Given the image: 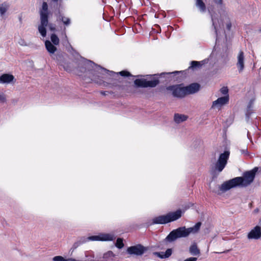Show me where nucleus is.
I'll use <instances>...</instances> for the list:
<instances>
[{
    "instance_id": "1",
    "label": "nucleus",
    "mask_w": 261,
    "mask_h": 261,
    "mask_svg": "<svg viewBox=\"0 0 261 261\" xmlns=\"http://www.w3.org/2000/svg\"><path fill=\"white\" fill-rule=\"evenodd\" d=\"M258 167H254L253 169L244 172L243 176L236 177L230 180L224 181L220 186L217 185L219 189H211L213 193L220 194V192H225L232 188L237 187H247L253 181Z\"/></svg>"
},
{
    "instance_id": "2",
    "label": "nucleus",
    "mask_w": 261,
    "mask_h": 261,
    "mask_svg": "<svg viewBox=\"0 0 261 261\" xmlns=\"http://www.w3.org/2000/svg\"><path fill=\"white\" fill-rule=\"evenodd\" d=\"M85 71L89 72V73L92 74L93 79L94 77H100V74H103L104 72L108 74L110 76L114 77L115 75L119 74L122 76L124 77H128V76H133V77H142V75H138L136 76H133L130 74V73L126 70L121 71L118 73H116L112 71H110L103 67H102L100 65H98L93 62L86 60L84 63Z\"/></svg>"
},
{
    "instance_id": "3",
    "label": "nucleus",
    "mask_w": 261,
    "mask_h": 261,
    "mask_svg": "<svg viewBox=\"0 0 261 261\" xmlns=\"http://www.w3.org/2000/svg\"><path fill=\"white\" fill-rule=\"evenodd\" d=\"M201 225V223L199 222L191 227L186 228L185 226L180 227L171 231L165 239L160 242L161 245H167L168 243L174 242L178 238H186L190 233L197 232Z\"/></svg>"
},
{
    "instance_id": "4",
    "label": "nucleus",
    "mask_w": 261,
    "mask_h": 261,
    "mask_svg": "<svg viewBox=\"0 0 261 261\" xmlns=\"http://www.w3.org/2000/svg\"><path fill=\"white\" fill-rule=\"evenodd\" d=\"M200 85L197 83H192L187 86L184 84H176L166 87L167 91H170L173 97L177 98H182L187 95L193 94L198 92Z\"/></svg>"
},
{
    "instance_id": "5",
    "label": "nucleus",
    "mask_w": 261,
    "mask_h": 261,
    "mask_svg": "<svg viewBox=\"0 0 261 261\" xmlns=\"http://www.w3.org/2000/svg\"><path fill=\"white\" fill-rule=\"evenodd\" d=\"M182 211L179 209L175 212H169L166 215H160L152 219L151 225L165 224L176 221L181 218Z\"/></svg>"
},
{
    "instance_id": "6",
    "label": "nucleus",
    "mask_w": 261,
    "mask_h": 261,
    "mask_svg": "<svg viewBox=\"0 0 261 261\" xmlns=\"http://www.w3.org/2000/svg\"><path fill=\"white\" fill-rule=\"evenodd\" d=\"M40 24L38 26V31L42 37L46 35L45 27L47 26L49 12L46 2H43L42 8L40 10Z\"/></svg>"
},
{
    "instance_id": "7",
    "label": "nucleus",
    "mask_w": 261,
    "mask_h": 261,
    "mask_svg": "<svg viewBox=\"0 0 261 261\" xmlns=\"http://www.w3.org/2000/svg\"><path fill=\"white\" fill-rule=\"evenodd\" d=\"M181 73V72H178L177 71L171 72H163L160 74H155L153 75H143V76H153L152 80L150 81H147L146 80L145 82V88L150 87L154 88L160 82L159 80L160 78L164 77L166 75H169L171 74H177Z\"/></svg>"
},
{
    "instance_id": "8",
    "label": "nucleus",
    "mask_w": 261,
    "mask_h": 261,
    "mask_svg": "<svg viewBox=\"0 0 261 261\" xmlns=\"http://www.w3.org/2000/svg\"><path fill=\"white\" fill-rule=\"evenodd\" d=\"M229 154L230 152L229 151H225L220 154L214 166L215 170H217L219 172L222 171L227 164Z\"/></svg>"
},
{
    "instance_id": "9",
    "label": "nucleus",
    "mask_w": 261,
    "mask_h": 261,
    "mask_svg": "<svg viewBox=\"0 0 261 261\" xmlns=\"http://www.w3.org/2000/svg\"><path fill=\"white\" fill-rule=\"evenodd\" d=\"M148 250L147 247L139 244L136 245L129 247L127 249V252L130 255L141 256Z\"/></svg>"
},
{
    "instance_id": "10",
    "label": "nucleus",
    "mask_w": 261,
    "mask_h": 261,
    "mask_svg": "<svg viewBox=\"0 0 261 261\" xmlns=\"http://www.w3.org/2000/svg\"><path fill=\"white\" fill-rule=\"evenodd\" d=\"M91 241H110L115 239L114 234L110 233H101L98 236L89 237Z\"/></svg>"
},
{
    "instance_id": "11",
    "label": "nucleus",
    "mask_w": 261,
    "mask_h": 261,
    "mask_svg": "<svg viewBox=\"0 0 261 261\" xmlns=\"http://www.w3.org/2000/svg\"><path fill=\"white\" fill-rule=\"evenodd\" d=\"M261 238V228L256 225L247 234V239L249 240H258Z\"/></svg>"
},
{
    "instance_id": "12",
    "label": "nucleus",
    "mask_w": 261,
    "mask_h": 261,
    "mask_svg": "<svg viewBox=\"0 0 261 261\" xmlns=\"http://www.w3.org/2000/svg\"><path fill=\"white\" fill-rule=\"evenodd\" d=\"M229 101V96L227 94L226 96L218 98L217 100L213 102L212 108H217L220 109L221 107L225 104H227Z\"/></svg>"
},
{
    "instance_id": "13",
    "label": "nucleus",
    "mask_w": 261,
    "mask_h": 261,
    "mask_svg": "<svg viewBox=\"0 0 261 261\" xmlns=\"http://www.w3.org/2000/svg\"><path fill=\"white\" fill-rule=\"evenodd\" d=\"M16 81L15 77L10 73H4L0 76V84H14Z\"/></svg>"
},
{
    "instance_id": "14",
    "label": "nucleus",
    "mask_w": 261,
    "mask_h": 261,
    "mask_svg": "<svg viewBox=\"0 0 261 261\" xmlns=\"http://www.w3.org/2000/svg\"><path fill=\"white\" fill-rule=\"evenodd\" d=\"M237 66L239 72H241L244 68V55L243 51L240 50L237 57Z\"/></svg>"
},
{
    "instance_id": "15",
    "label": "nucleus",
    "mask_w": 261,
    "mask_h": 261,
    "mask_svg": "<svg viewBox=\"0 0 261 261\" xmlns=\"http://www.w3.org/2000/svg\"><path fill=\"white\" fill-rule=\"evenodd\" d=\"M172 253V249L168 248L166 250L165 252H154L153 254L159 257L160 258H166L169 257Z\"/></svg>"
},
{
    "instance_id": "16",
    "label": "nucleus",
    "mask_w": 261,
    "mask_h": 261,
    "mask_svg": "<svg viewBox=\"0 0 261 261\" xmlns=\"http://www.w3.org/2000/svg\"><path fill=\"white\" fill-rule=\"evenodd\" d=\"M45 46L47 51L50 54H54L57 50V48L53 43L49 40H46L45 42Z\"/></svg>"
},
{
    "instance_id": "17",
    "label": "nucleus",
    "mask_w": 261,
    "mask_h": 261,
    "mask_svg": "<svg viewBox=\"0 0 261 261\" xmlns=\"http://www.w3.org/2000/svg\"><path fill=\"white\" fill-rule=\"evenodd\" d=\"M88 241H91V240L89 239V237H83L80 238L77 241L74 243L71 248V249H73V250H74V249H76L78 247H79L83 244L85 243Z\"/></svg>"
},
{
    "instance_id": "18",
    "label": "nucleus",
    "mask_w": 261,
    "mask_h": 261,
    "mask_svg": "<svg viewBox=\"0 0 261 261\" xmlns=\"http://www.w3.org/2000/svg\"><path fill=\"white\" fill-rule=\"evenodd\" d=\"M254 102V99H251L247 106V109L246 112V119L247 121H248L251 114L253 113L252 108Z\"/></svg>"
},
{
    "instance_id": "19",
    "label": "nucleus",
    "mask_w": 261,
    "mask_h": 261,
    "mask_svg": "<svg viewBox=\"0 0 261 261\" xmlns=\"http://www.w3.org/2000/svg\"><path fill=\"white\" fill-rule=\"evenodd\" d=\"M188 119V116L183 115L176 113L174 116V120L176 123H180L184 121H185Z\"/></svg>"
},
{
    "instance_id": "20",
    "label": "nucleus",
    "mask_w": 261,
    "mask_h": 261,
    "mask_svg": "<svg viewBox=\"0 0 261 261\" xmlns=\"http://www.w3.org/2000/svg\"><path fill=\"white\" fill-rule=\"evenodd\" d=\"M189 252L192 255H199L200 254V250L195 243L191 245L189 248Z\"/></svg>"
},
{
    "instance_id": "21",
    "label": "nucleus",
    "mask_w": 261,
    "mask_h": 261,
    "mask_svg": "<svg viewBox=\"0 0 261 261\" xmlns=\"http://www.w3.org/2000/svg\"><path fill=\"white\" fill-rule=\"evenodd\" d=\"M57 20L61 21L66 26H68L71 23V20L68 17H66L62 15H59L57 17Z\"/></svg>"
},
{
    "instance_id": "22",
    "label": "nucleus",
    "mask_w": 261,
    "mask_h": 261,
    "mask_svg": "<svg viewBox=\"0 0 261 261\" xmlns=\"http://www.w3.org/2000/svg\"><path fill=\"white\" fill-rule=\"evenodd\" d=\"M196 6L198 8L201 12L206 11V6L204 2L202 0H196Z\"/></svg>"
},
{
    "instance_id": "23",
    "label": "nucleus",
    "mask_w": 261,
    "mask_h": 261,
    "mask_svg": "<svg viewBox=\"0 0 261 261\" xmlns=\"http://www.w3.org/2000/svg\"><path fill=\"white\" fill-rule=\"evenodd\" d=\"M9 8V5L6 2L0 4V15L1 16H3L6 13Z\"/></svg>"
},
{
    "instance_id": "24",
    "label": "nucleus",
    "mask_w": 261,
    "mask_h": 261,
    "mask_svg": "<svg viewBox=\"0 0 261 261\" xmlns=\"http://www.w3.org/2000/svg\"><path fill=\"white\" fill-rule=\"evenodd\" d=\"M146 79H138L134 81V84L137 87L145 88Z\"/></svg>"
},
{
    "instance_id": "25",
    "label": "nucleus",
    "mask_w": 261,
    "mask_h": 261,
    "mask_svg": "<svg viewBox=\"0 0 261 261\" xmlns=\"http://www.w3.org/2000/svg\"><path fill=\"white\" fill-rule=\"evenodd\" d=\"M204 63V61L201 62L193 61L191 62V66L189 68L195 69L197 68H200L202 65Z\"/></svg>"
},
{
    "instance_id": "26",
    "label": "nucleus",
    "mask_w": 261,
    "mask_h": 261,
    "mask_svg": "<svg viewBox=\"0 0 261 261\" xmlns=\"http://www.w3.org/2000/svg\"><path fill=\"white\" fill-rule=\"evenodd\" d=\"M50 40L51 42L53 43L55 45H58L59 44L60 40L57 36L55 34H52L50 36Z\"/></svg>"
},
{
    "instance_id": "27",
    "label": "nucleus",
    "mask_w": 261,
    "mask_h": 261,
    "mask_svg": "<svg viewBox=\"0 0 261 261\" xmlns=\"http://www.w3.org/2000/svg\"><path fill=\"white\" fill-rule=\"evenodd\" d=\"M115 256V254L112 251H108L103 254L102 257L104 259L107 260L110 258L114 257Z\"/></svg>"
},
{
    "instance_id": "28",
    "label": "nucleus",
    "mask_w": 261,
    "mask_h": 261,
    "mask_svg": "<svg viewBox=\"0 0 261 261\" xmlns=\"http://www.w3.org/2000/svg\"><path fill=\"white\" fill-rule=\"evenodd\" d=\"M115 246L119 249L122 248L124 246L123 239L121 238H118L115 243Z\"/></svg>"
},
{
    "instance_id": "29",
    "label": "nucleus",
    "mask_w": 261,
    "mask_h": 261,
    "mask_svg": "<svg viewBox=\"0 0 261 261\" xmlns=\"http://www.w3.org/2000/svg\"><path fill=\"white\" fill-rule=\"evenodd\" d=\"M85 257L87 260L85 261H92L94 257V255L92 252H86Z\"/></svg>"
},
{
    "instance_id": "30",
    "label": "nucleus",
    "mask_w": 261,
    "mask_h": 261,
    "mask_svg": "<svg viewBox=\"0 0 261 261\" xmlns=\"http://www.w3.org/2000/svg\"><path fill=\"white\" fill-rule=\"evenodd\" d=\"M64 259L62 256H56L53 258V261H64Z\"/></svg>"
},
{
    "instance_id": "31",
    "label": "nucleus",
    "mask_w": 261,
    "mask_h": 261,
    "mask_svg": "<svg viewBox=\"0 0 261 261\" xmlns=\"http://www.w3.org/2000/svg\"><path fill=\"white\" fill-rule=\"evenodd\" d=\"M6 101V97L3 93H0V102L5 103Z\"/></svg>"
},
{
    "instance_id": "32",
    "label": "nucleus",
    "mask_w": 261,
    "mask_h": 261,
    "mask_svg": "<svg viewBox=\"0 0 261 261\" xmlns=\"http://www.w3.org/2000/svg\"><path fill=\"white\" fill-rule=\"evenodd\" d=\"M222 94L226 95L228 94V89L226 87H223L220 89Z\"/></svg>"
},
{
    "instance_id": "33",
    "label": "nucleus",
    "mask_w": 261,
    "mask_h": 261,
    "mask_svg": "<svg viewBox=\"0 0 261 261\" xmlns=\"http://www.w3.org/2000/svg\"><path fill=\"white\" fill-rule=\"evenodd\" d=\"M47 25H48L50 31H53V32L56 31V27H55V24H54L53 23H49V24L48 23Z\"/></svg>"
},
{
    "instance_id": "34",
    "label": "nucleus",
    "mask_w": 261,
    "mask_h": 261,
    "mask_svg": "<svg viewBox=\"0 0 261 261\" xmlns=\"http://www.w3.org/2000/svg\"><path fill=\"white\" fill-rule=\"evenodd\" d=\"M214 3L216 4L221 5L223 3L222 0H214Z\"/></svg>"
},
{
    "instance_id": "35",
    "label": "nucleus",
    "mask_w": 261,
    "mask_h": 261,
    "mask_svg": "<svg viewBox=\"0 0 261 261\" xmlns=\"http://www.w3.org/2000/svg\"><path fill=\"white\" fill-rule=\"evenodd\" d=\"M19 44L22 46H27V43L23 39H21L20 41L19 42Z\"/></svg>"
},
{
    "instance_id": "36",
    "label": "nucleus",
    "mask_w": 261,
    "mask_h": 261,
    "mask_svg": "<svg viewBox=\"0 0 261 261\" xmlns=\"http://www.w3.org/2000/svg\"><path fill=\"white\" fill-rule=\"evenodd\" d=\"M241 152L242 154H244L246 155L248 154V151L247 150V148L241 149Z\"/></svg>"
},
{
    "instance_id": "37",
    "label": "nucleus",
    "mask_w": 261,
    "mask_h": 261,
    "mask_svg": "<svg viewBox=\"0 0 261 261\" xmlns=\"http://www.w3.org/2000/svg\"><path fill=\"white\" fill-rule=\"evenodd\" d=\"M64 261H82V260H77L76 259H74V258H68V259H64Z\"/></svg>"
},
{
    "instance_id": "38",
    "label": "nucleus",
    "mask_w": 261,
    "mask_h": 261,
    "mask_svg": "<svg viewBox=\"0 0 261 261\" xmlns=\"http://www.w3.org/2000/svg\"><path fill=\"white\" fill-rule=\"evenodd\" d=\"M231 27V23L230 22L226 24V28L228 30H230Z\"/></svg>"
},
{
    "instance_id": "39",
    "label": "nucleus",
    "mask_w": 261,
    "mask_h": 261,
    "mask_svg": "<svg viewBox=\"0 0 261 261\" xmlns=\"http://www.w3.org/2000/svg\"><path fill=\"white\" fill-rule=\"evenodd\" d=\"M180 72H181V73H177V74H173L174 76L176 75H177V74H181V75H180V76H181V75H182V74H183V73H184V72H186V71H180ZM169 75H170V74H169Z\"/></svg>"
},
{
    "instance_id": "40",
    "label": "nucleus",
    "mask_w": 261,
    "mask_h": 261,
    "mask_svg": "<svg viewBox=\"0 0 261 261\" xmlns=\"http://www.w3.org/2000/svg\"><path fill=\"white\" fill-rule=\"evenodd\" d=\"M213 25L214 27V28H215V32H216V34H217V29H216V26L215 25V23L213 22Z\"/></svg>"
},
{
    "instance_id": "41",
    "label": "nucleus",
    "mask_w": 261,
    "mask_h": 261,
    "mask_svg": "<svg viewBox=\"0 0 261 261\" xmlns=\"http://www.w3.org/2000/svg\"><path fill=\"white\" fill-rule=\"evenodd\" d=\"M101 93L102 95H106V92L101 91Z\"/></svg>"
},
{
    "instance_id": "42",
    "label": "nucleus",
    "mask_w": 261,
    "mask_h": 261,
    "mask_svg": "<svg viewBox=\"0 0 261 261\" xmlns=\"http://www.w3.org/2000/svg\"><path fill=\"white\" fill-rule=\"evenodd\" d=\"M59 0H52V1L54 3H58Z\"/></svg>"
},
{
    "instance_id": "43",
    "label": "nucleus",
    "mask_w": 261,
    "mask_h": 261,
    "mask_svg": "<svg viewBox=\"0 0 261 261\" xmlns=\"http://www.w3.org/2000/svg\"><path fill=\"white\" fill-rule=\"evenodd\" d=\"M170 79H168V80H165L164 81L165 82H168V81H170Z\"/></svg>"
},
{
    "instance_id": "44",
    "label": "nucleus",
    "mask_w": 261,
    "mask_h": 261,
    "mask_svg": "<svg viewBox=\"0 0 261 261\" xmlns=\"http://www.w3.org/2000/svg\"><path fill=\"white\" fill-rule=\"evenodd\" d=\"M65 30H66V28H64V33H65Z\"/></svg>"
},
{
    "instance_id": "45",
    "label": "nucleus",
    "mask_w": 261,
    "mask_h": 261,
    "mask_svg": "<svg viewBox=\"0 0 261 261\" xmlns=\"http://www.w3.org/2000/svg\"><path fill=\"white\" fill-rule=\"evenodd\" d=\"M259 32L261 33V29L259 30Z\"/></svg>"
}]
</instances>
